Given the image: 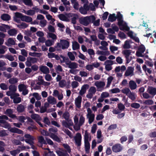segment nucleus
<instances>
[{
  "label": "nucleus",
  "mask_w": 156,
  "mask_h": 156,
  "mask_svg": "<svg viewBox=\"0 0 156 156\" xmlns=\"http://www.w3.org/2000/svg\"><path fill=\"white\" fill-rule=\"evenodd\" d=\"M112 149L113 152L118 153L122 151L123 147L119 144H116L112 146Z\"/></svg>",
  "instance_id": "obj_8"
},
{
  "label": "nucleus",
  "mask_w": 156,
  "mask_h": 156,
  "mask_svg": "<svg viewBox=\"0 0 156 156\" xmlns=\"http://www.w3.org/2000/svg\"><path fill=\"white\" fill-rule=\"evenodd\" d=\"M134 70L133 67L132 66H129L125 72L124 76H128L130 75H133Z\"/></svg>",
  "instance_id": "obj_13"
},
{
  "label": "nucleus",
  "mask_w": 156,
  "mask_h": 156,
  "mask_svg": "<svg viewBox=\"0 0 156 156\" xmlns=\"http://www.w3.org/2000/svg\"><path fill=\"white\" fill-rule=\"evenodd\" d=\"M62 146L66 150L67 152L70 153L71 151V149L70 146L67 144H62Z\"/></svg>",
  "instance_id": "obj_54"
},
{
  "label": "nucleus",
  "mask_w": 156,
  "mask_h": 156,
  "mask_svg": "<svg viewBox=\"0 0 156 156\" xmlns=\"http://www.w3.org/2000/svg\"><path fill=\"white\" fill-rule=\"evenodd\" d=\"M23 3L26 5L31 6L33 3L31 0H22Z\"/></svg>",
  "instance_id": "obj_46"
},
{
  "label": "nucleus",
  "mask_w": 156,
  "mask_h": 156,
  "mask_svg": "<svg viewBox=\"0 0 156 156\" xmlns=\"http://www.w3.org/2000/svg\"><path fill=\"white\" fill-rule=\"evenodd\" d=\"M130 47L129 41L128 40H126L124 42V44L123 45V48L124 49H129L130 48Z\"/></svg>",
  "instance_id": "obj_44"
},
{
  "label": "nucleus",
  "mask_w": 156,
  "mask_h": 156,
  "mask_svg": "<svg viewBox=\"0 0 156 156\" xmlns=\"http://www.w3.org/2000/svg\"><path fill=\"white\" fill-rule=\"evenodd\" d=\"M8 34L10 36L15 35L17 34V31L15 29H11L8 30Z\"/></svg>",
  "instance_id": "obj_43"
},
{
  "label": "nucleus",
  "mask_w": 156,
  "mask_h": 156,
  "mask_svg": "<svg viewBox=\"0 0 156 156\" xmlns=\"http://www.w3.org/2000/svg\"><path fill=\"white\" fill-rule=\"evenodd\" d=\"M71 2L73 5V8L76 10H78L79 6L77 0H70Z\"/></svg>",
  "instance_id": "obj_32"
},
{
  "label": "nucleus",
  "mask_w": 156,
  "mask_h": 156,
  "mask_svg": "<svg viewBox=\"0 0 156 156\" xmlns=\"http://www.w3.org/2000/svg\"><path fill=\"white\" fill-rule=\"evenodd\" d=\"M56 152L58 156H69V154L66 150H62L61 151L57 150L56 151Z\"/></svg>",
  "instance_id": "obj_21"
},
{
  "label": "nucleus",
  "mask_w": 156,
  "mask_h": 156,
  "mask_svg": "<svg viewBox=\"0 0 156 156\" xmlns=\"http://www.w3.org/2000/svg\"><path fill=\"white\" fill-rule=\"evenodd\" d=\"M132 50L129 49H125L122 51V54L124 56L126 59V63H129L133 59L132 56L129 57L131 54Z\"/></svg>",
  "instance_id": "obj_4"
},
{
  "label": "nucleus",
  "mask_w": 156,
  "mask_h": 156,
  "mask_svg": "<svg viewBox=\"0 0 156 156\" xmlns=\"http://www.w3.org/2000/svg\"><path fill=\"white\" fill-rule=\"evenodd\" d=\"M85 149L86 153L88 154L89 153L90 149V144L88 141H84Z\"/></svg>",
  "instance_id": "obj_29"
},
{
  "label": "nucleus",
  "mask_w": 156,
  "mask_h": 156,
  "mask_svg": "<svg viewBox=\"0 0 156 156\" xmlns=\"http://www.w3.org/2000/svg\"><path fill=\"white\" fill-rule=\"evenodd\" d=\"M66 85V81L64 80H60L59 82V87L61 88H63Z\"/></svg>",
  "instance_id": "obj_47"
},
{
  "label": "nucleus",
  "mask_w": 156,
  "mask_h": 156,
  "mask_svg": "<svg viewBox=\"0 0 156 156\" xmlns=\"http://www.w3.org/2000/svg\"><path fill=\"white\" fill-rule=\"evenodd\" d=\"M9 91H7V93L9 94L11 92L15 93L17 90V87L14 85H10L9 87Z\"/></svg>",
  "instance_id": "obj_22"
},
{
  "label": "nucleus",
  "mask_w": 156,
  "mask_h": 156,
  "mask_svg": "<svg viewBox=\"0 0 156 156\" xmlns=\"http://www.w3.org/2000/svg\"><path fill=\"white\" fill-rule=\"evenodd\" d=\"M72 48L74 50H76L80 48V44L76 41L73 43Z\"/></svg>",
  "instance_id": "obj_38"
},
{
  "label": "nucleus",
  "mask_w": 156,
  "mask_h": 156,
  "mask_svg": "<svg viewBox=\"0 0 156 156\" xmlns=\"http://www.w3.org/2000/svg\"><path fill=\"white\" fill-rule=\"evenodd\" d=\"M95 20V17L94 15L80 17L79 22L80 24L85 26H87L91 22L93 23Z\"/></svg>",
  "instance_id": "obj_2"
},
{
  "label": "nucleus",
  "mask_w": 156,
  "mask_h": 156,
  "mask_svg": "<svg viewBox=\"0 0 156 156\" xmlns=\"http://www.w3.org/2000/svg\"><path fill=\"white\" fill-rule=\"evenodd\" d=\"M118 25L119 27V29L121 30H125L128 31L129 30V28L127 26V24L126 22L123 21L120 24H119V23H118Z\"/></svg>",
  "instance_id": "obj_9"
},
{
  "label": "nucleus",
  "mask_w": 156,
  "mask_h": 156,
  "mask_svg": "<svg viewBox=\"0 0 156 156\" xmlns=\"http://www.w3.org/2000/svg\"><path fill=\"white\" fill-rule=\"evenodd\" d=\"M50 135H51V133H55L58 131V129L56 127H52L51 128H50L48 129Z\"/></svg>",
  "instance_id": "obj_55"
},
{
  "label": "nucleus",
  "mask_w": 156,
  "mask_h": 156,
  "mask_svg": "<svg viewBox=\"0 0 156 156\" xmlns=\"http://www.w3.org/2000/svg\"><path fill=\"white\" fill-rule=\"evenodd\" d=\"M47 100L48 103L50 104L55 105L56 103V99L51 96H49L47 98Z\"/></svg>",
  "instance_id": "obj_27"
},
{
  "label": "nucleus",
  "mask_w": 156,
  "mask_h": 156,
  "mask_svg": "<svg viewBox=\"0 0 156 156\" xmlns=\"http://www.w3.org/2000/svg\"><path fill=\"white\" fill-rule=\"evenodd\" d=\"M9 81L10 83L13 85L16 83L18 82V80L16 78H12L10 79Z\"/></svg>",
  "instance_id": "obj_48"
},
{
  "label": "nucleus",
  "mask_w": 156,
  "mask_h": 156,
  "mask_svg": "<svg viewBox=\"0 0 156 156\" xmlns=\"http://www.w3.org/2000/svg\"><path fill=\"white\" fill-rule=\"evenodd\" d=\"M25 110V108L24 106L22 104L19 105L17 108V111L19 113L23 112Z\"/></svg>",
  "instance_id": "obj_37"
},
{
  "label": "nucleus",
  "mask_w": 156,
  "mask_h": 156,
  "mask_svg": "<svg viewBox=\"0 0 156 156\" xmlns=\"http://www.w3.org/2000/svg\"><path fill=\"white\" fill-rule=\"evenodd\" d=\"M82 97L79 96L75 100V104L76 107L80 108L81 106V103L82 101Z\"/></svg>",
  "instance_id": "obj_16"
},
{
  "label": "nucleus",
  "mask_w": 156,
  "mask_h": 156,
  "mask_svg": "<svg viewBox=\"0 0 156 156\" xmlns=\"http://www.w3.org/2000/svg\"><path fill=\"white\" fill-rule=\"evenodd\" d=\"M133 140V136L132 134H130L128 136V141L127 143L129 144L132 142Z\"/></svg>",
  "instance_id": "obj_59"
},
{
  "label": "nucleus",
  "mask_w": 156,
  "mask_h": 156,
  "mask_svg": "<svg viewBox=\"0 0 156 156\" xmlns=\"http://www.w3.org/2000/svg\"><path fill=\"white\" fill-rule=\"evenodd\" d=\"M116 19V17L115 16V14L113 13L112 14H110L108 20L109 21L112 22L115 21Z\"/></svg>",
  "instance_id": "obj_33"
},
{
  "label": "nucleus",
  "mask_w": 156,
  "mask_h": 156,
  "mask_svg": "<svg viewBox=\"0 0 156 156\" xmlns=\"http://www.w3.org/2000/svg\"><path fill=\"white\" fill-rule=\"evenodd\" d=\"M24 137L27 139H25V141L26 143L30 145L34 144V137L30 134H26L24 136Z\"/></svg>",
  "instance_id": "obj_7"
},
{
  "label": "nucleus",
  "mask_w": 156,
  "mask_h": 156,
  "mask_svg": "<svg viewBox=\"0 0 156 156\" xmlns=\"http://www.w3.org/2000/svg\"><path fill=\"white\" fill-rule=\"evenodd\" d=\"M17 27L20 29H24L28 27V25L25 23L22 22L20 24L17 25Z\"/></svg>",
  "instance_id": "obj_40"
},
{
  "label": "nucleus",
  "mask_w": 156,
  "mask_h": 156,
  "mask_svg": "<svg viewBox=\"0 0 156 156\" xmlns=\"http://www.w3.org/2000/svg\"><path fill=\"white\" fill-rule=\"evenodd\" d=\"M61 58H62L63 60H60L61 63L65 62L66 64L68 66V67L71 69L69 70V72L73 74H75L76 72L79 71V70L76 69L78 67V64L75 62H72L69 60L68 58L65 57L62 55H60Z\"/></svg>",
  "instance_id": "obj_1"
},
{
  "label": "nucleus",
  "mask_w": 156,
  "mask_h": 156,
  "mask_svg": "<svg viewBox=\"0 0 156 156\" xmlns=\"http://www.w3.org/2000/svg\"><path fill=\"white\" fill-rule=\"evenodd\" d=\"M15 15L16 17L20 18L21 21H25L26 16L23 15L22 13L18 12H16L15 13Z\"/></svg>",
  "instance_id": "obj_25"
},
{
  "label": "nucleus",
  "mask_w": 156,
  "mask_h": 156,
  "mask_svg": "<svg viewBox=\"0 0 156 156\" xmlns=\"http://www.w3.org/2000/svg\"><path fill=\"white\" fill-rule=\"evenodd\" d=\"M48 35L49 37L52 38L53 40H56L57 39L56 36L55 34L52 33H48Z\"/></svg>",
  "instance_id": "obj_60"
},
{
  "label": "nucleus",
  "mask_w": 156,
  "mask_h": 156,
  "mask_svg": "<svg viewBox=\"0 0 156 156\" xmlns=\"http://www.w3.org/2000/svg\"><path fill=\"white\" fill-rule=\"evenodd\" d=\"M69 17H72L71 23L73 24L76 23V20L78 19V16L77 14L75 13H69L67 15Z\"/></svg>",
  "instance_id": "obj_11"
},
{
  "label": "nucleus",
  "mask_w": 156,
  "mask_h": 156,
  "mask_svg": "<svg viewBox=\"0 0 156 156\" xmlns=\"http://www.w3.org/2000/svg\"><path fill=\"white\" fill-rule=\"evenodd\" d=\"M85 121V118L83 116H80L79 124V126L76 128L74 127V129L76 130H78L80 129V126H81L84 123Z\"/></svg>",
  "instance_id": "obj_19"
},
{
  "label": "nucleus",
  "mask_w": 156,
  "mask_h": 156,
  "mask_svg": "<svg viewBox=\"0 0 156 156\" xmlns=\"http://www.w3.org/2000/svg\"><path fill=\"white\" fill-rule=\"evenodd\" d=\"M116 19H117L118 22L119 24H120L123 21V16L120 12H118L117 13V16H116Z\"/></svg>",
  "instance_id": "obj_28"
},
{
  "label": "nucleus",
  "mask_w": 156,
  "mask_h": 156,
  "mask_svg": "<svg viewBox=\"0 0 156 156\" xmlns=\"http://www.w3.org/2000/svg\"><path fill=\"white\" fill-rule=\"evenodd\" d=\"M13 111L12 109L10 108H8L5 112L4 113L12 119H17L16 115L15 114H13Z\"/></svg>",
  "instance_id": "obj_10"
},
{
  "label": "nucleus",
  "mask_w": 156,
  "mask_h": 156,
  "mask_svg": "<svg viewBox=\"0 0 156 156\" xmlns=\"http://www.w3.org/2000/svg\"><path fill=\"white\" fill-rule=\"evenodd\" d=\"M49 136L53 140L59 143L61 141L60 138L57 136V135L53 133H51V135H50Z\"/></svg>",
  "instance_id": "obj_31"
},
{
  "label": "nucleus",
  "mask_w": 156,
  "mask_h": 156,
  "mask_svg": "<svg viewBox=\"0 0 156 156\" xmlns=\"http://www.w3.org/2000/svg\"><path fill=\"white\" fill-rule=\"evenodd\" d=\"M131 106L132 108L137 109L140 107V105L139 103H134L131 104Z\"/></svg>",
  "instance_id": "obj_61"
},
{
  "label": "nucleus",
  "mask_w": 156,
  "mask_h": 156,
  "mask_svg": "<svg viewBox=\"0 0 156 156\" xmlns=\"http://www.w3.org/2000/svg\"><path fill=\"white\" fill-rule=\"evenodd\" d=\"M48 56L49 58H55L56 60H61L60 56L57 55H55V53H48Z\"/></svg>",
  "instance_id": "obj_23"
},
{
  "label": "nucleus",
  "mask_w": 156,
  "mask_h": 156,
  "mask_svg": "<svg viewBox=\"0 0 156 156\" xmlns=\"http://www.w3.org/2000/svg\"><path fill=\"white\" fill-rule=\"evenodd\" d=\"M13 102L15 104L20 103L21 101V98L20 97H16L13 100Z\"/></svg>",
  "instance_id": "obj_62"
},
{
  "label": "nucleus",
  "mask_w": 156,
  "mask_h": 156,
  "mask_svg": "<svg viewBox=\"0 0 156 156\" xmlns=\"http://www.w3.org/2000/svg\"><path fill=\"white\" fill-rule=\"evenodd\" d=\"M9 131L11 132L14 133H17L19 134H23V131L22 130L15 127L11 128L9 129Z\"/></svg>",
  "instance_id": "obj_18"
},
{
  "label": "nucleus",
  "mask_w": 156,
  "mask_h": 156,
  "mask_svg": "<svg viewBox=\"0 0 156 156\" xmlns=\"http://www.w3.org/2000/svg\"><path fill=\"white\" fill-rule=\"evenodd\" d=\"M37 61V58L29 56L27 59L25 64L27 67H30L32 65V63L34 64L36 63Z\"/></svg>",
  "instance_id": "obj_5"
},
{
  "label": "nucleus",
  "mask_w": 156,
  "mask_h": 156,
  "mask_svg": "<svg viewBox=\"0 0 156 156\" xmlns=\"http://www.w3.org/2000/svg\"><path fill=\"white\" fill-rule=\"evenodd\" d=\"M15 55H14V56H12L10 55H5V57L6 58L8 59L10 61H12L14 60V57H15Z\"/></svg>",
  "instance_id": "obj_52"
},
{
  "label": "nucleus",
  "mask_w": 156,
  "mask_h": 156,
  "mask_svg": "<svg viewBox=\"0 0 156 156\" xmlns=\"http://www.w3.org/2000/svg\"><path fill=\"white\" fill-rule=\"evenodd\" d=\"M6 95L8 96H10L11 99H13L19 95L18 94H16L15 93L11 92L10 93L8 94L7 92L6 93Z\"/></svg>",
  "instance_id": "obj_49"
},
{
  "label": "nucleus",
  "mask_w": 156,
  "mask_h": 156,
  "mask_svg": "<svg viewBox=\"0 0 156 156\" xmlns=\"http://www.w3.org/2000/svg\"><path fill=\"white\" fill-rule=\"evenodd\" d=\"M87 118H88V122L90 124L92 123L94 121L95 117V115L94 114L89 115L87 116Z\"/></svg>",
  "instance_id": "obj_42"
},
{
  "label": "nucleus",
  "mask_w": 156,
  "mask_h": 156,
  "mask_svg": "<svg viewBox=\"0 0 156 156\" xmlns=\"http://www.w3.org/2000/svg\"><path fill=\"white\" fill-rule=\"evenodd\" d=\"M113 64V61L111 60H107L105 63V69L108 71H109L112 69V67L111 65Z\"/></svg>",
  "instance_id": "obj_12"
},
{
  "label": "nucleus",
  "mask_w": 156,
  "mask_h": 156,
  "mask_svg": "<svg viewBox=\"0 0 156 156\" xmlns=\"http://www.w3.org/2000/svg\"><path fill=\"white\" fill-rule=\"evenodd\" d=\"M1 19L3 20L8 21L10 20L11 16L8 14L6 13H4L2 14L1 16Z\"/></svg>",
  "instance_id": "obj_26"
},
{
  "label": "nucleus",
  "mask_w": 156,
  "mask_h": 156,
  "mask_svg": "<svg viewBox=\"0 0 156 156\" xmlns=\"http://www.w3.org/2000/svg\"><path fill=\"white\" fill-rule=\"evenodd\" d=\"M31 117L33 119H34L36 121L37 120H40L41 119L40 116L37 114H33L31 115Z\"/></svg>",
  "instance_id": "obj_41"
},
{
  "label": "nucleus",
  "mask_w": 156,
  "mask_h": 156,
  "mask_svg": "<svg viewBox=\"0 0 156 156\" xmlns=\"http://www.w3.org/2000/svg\"><path fill=\"white\" fill-rule=\"evenodd\" d=\"M62 116L66 119L67 122H69L71 119H69L70 115L69 112L67 111L63 113Z\"/></svg>",
  "instance_id": "obj_35"
},
{
  "label": "nucleus",
  "mask_w": 156,
  "mask_h": 156,
  "mask_svg": "<svg viewBox=\"0 0 156 156\" xmlns=\"http://www.w3.org/2000/svg\"><path fill=\"white\" fill-rule=\"evenodd\" d=\"M20 152V150L18 149L10 151V154L13 156H16L17 154H19Z\"/></svg>",
  "instance_id": "obj_50"
},
{
  "label": "nucleus",
  "mask_w": 156,
  "mask_h": 156,
  "mask_svg": "<svg viewBox=\"0 0 156 156\" xmlns=\"http://www.w3.org/2000/svg\"><path fill=\"white\" fill-rule=\"evenodd\" d=\"M0 87L3 90H6L8 88L7 85L4 83H2L0 84Z\"/></svg>",
  "instance_id": "obj_53"
},
{
  "label": "nucleus",
  "mask_w": 156,
  "mask_h": 156,
  "mask_svg": "<svg viewBox=\"0 0 156 156\" xmlns=\"http://www.w3.org/2000/svg\"><path fill=\"white\" fill-rule=\"evenodd\" d=\"M0 126L5 128H7L9 127V123L4 120H0Z\"/></svg>",
  "instance_id": "obj_24"
},
{
  "label": "nucleus",
  "mask_w": 156,
  "mask_h": 156,
  "mask_svg": "<svg viewBox=\"0 0 156 156\" xmlns=\"http://www.w3.org/2000/svg\"><path fill=\"white\" fill-rule=\"evenodd\" d=\"M76 144L78 147H80L81 144L82 136L80 133H77L74 137Z\"/></svg>",
  "instance_id": "obj_6"
},
{
  "label": "nucleus",
  "mask_w": 156,
  "mask_h": 156,
  "mask_svg": "<svg viewBox=\"0 0 156 156\" xmlns=\"http://www.w3.org/2000/svg\"><path fill=\"white\" fill-rule=\"evenodd\" d=\"M35 13V11L33 9H30L27 10L26 14L29 16L34 15Z\"/></svg>",
  "instance_id": "obj_58"
},
{
  "label": "nucleus",
  "mask_w": 156,
  "mask_h": 156,
  "mask_svg": "<svg viewBox=\"0 0 156 156\" xmlns=\"http://www.w3.org/2000/svg\"><path fill=\"white\" fill-rule=\"evenodd\" d=\"M129 86L131 90L136 89L137 87L136 83L133 80H130L129 83Z\"/></svg>",
  "instance_id": "obj_30"
},
{
  "label": "nucleus",
  "mask_w": 156,
  "mask_h": 156,
  "mask_svg": "<svg viewBox=\"0 0 156 156\" xmlns=\"http://www.w3.org/2000/svg\"><path fill=\"white\" fill-rule=\"evenodd\" d=\"M18 89L19 91L21 92L26 89V86L24 84H20L18 86Z\"/></svg>",
  "instance_id": "obj_56"
},
{
  "label": "nucleus",
  "mask_w": 156,
  "mask_h": 156,
  "mask_svg": "<svg viewBox=\"0 0 156 156\" xmlns=\"http://www.w3.org/2000/svg\"><path fill=\"white\" fill-rule=\"evenodd\" d=\"M118 107L120 111H123L125 108V106L122 103H120L118 105Z\"/></svg>",
  "instance_id": "obj_64"
},
{
  "label": "nucleus",
  "mask_w": 156,
  "mask_h": 156,
  "mask_svg": "<svg viewBox=\"0 0 156 156\" xmlns=\"http://www.w3.org/2000/svg\"><path fill=\"white\" fill-rule=\"evenodd\" d=\"M68 55L71 61H73L75 59V57L73 54L70 52H69L68 53Z\"/></svg>",
  "instance_id": "obj_63"
},
{
  "label": "nucleus",
  "mask_w": 156,
  "mask_h": 156,
  "mask_svg": "<svg viewBox=\"0 0 156 156\" xmlns=\"http://www.w3.org/2000/svg\"><path fill=\"white\" fill-rule=\"evenodd\" d=\"M127 96L132 101H134L136 99V96L134 93L130 92L129 94Z\"/></svg>",
  "instance_id": "obj_45"
},
{
  "label": "nucleus",
  "mask_w": 156,
  "mask_h": 156,
  "mask_svg": "<svg viewBox=\"0 0 156 156\" xmlns=\"http://www.w3.org/2000/svg\"><path fill=\"white\" fill-rule=\"evenodd\" d=\"M69 45V41L65 40H61L60 43H57L55 48H57L56 51H58L60 50L61 48L62 49L68 48Z\"/></svg>",
  "instance_id": "obj_3"
},
{
  "label": "nucleus",
  "mask_w": 156,
  "mask_h": 156,
  "mask_svg": "<svg viewBox=\"0 0 156 156\" xmlns=\"http://www.w3.org/2000/svg\"><path fill=\"white\" fill-rule=\"evenodd\" d=\"M40 70L44 74H48L50 72L49 69L46 66H39Z\"/></svg>",
  "instance_id": "obj_17"
},
{
  "label": "nucleus",
  "mask_w": 156,
  "mask_h": 156,
  "mask_svg": "<svg viewBox=\"0 0 156 156\" xmlns=\"http://www.w3.org/2000/svg\"><path fill=\"white\" fill-rule=\"evenodd\" d=\"M10 28V27L4 24H1L0 25V31L3 32H6L7 30H9Z\"/></svg>",
  "instance_id": "obj_20"
},
{
  "label": "nucleus",
  "mask_w": 156,
  "mask_h": 156,
  "mask_svg": "<svg viewBox=\"0 0 156 156\" xmlns=\"http://www.w3.org/2000/svg\"><path fill=\"white\" fill-rule=\"evenodd\" d=\"M95 85L98 88H103L105 85V83L104 82L100 81L97 82L95 83Z\"/></svg>",
  "instance_id": "obj_34"
},
{
  "label": "nucleus",
  "mask_w": 156,
  "mask_h": 156,
  "mask_svg": "<svg viewBox=\"0 0 156 156\" xmlns=\"http://www.w3.org/2000/svg\"><path fill=\"white\" fill-rule=\"evenodd\" d=\"M59 19L63 21H67L68 20L67 17L63 14H61L58 15Z\"/></svg>",
  "instance_id": "obj_39"
},
{
  "label": "nucleus",
  "mask_w": 156,
  "mask_h": 156,
  "mask_svg": "<svg viewBox=\"0 0 156 156\" xmlns=\"http://www.w3.org/2000/svg\"><path fill=\"white\" fill-rule=\"evenodd\" d=\"M130 92L131 91H130L129 89L127 88H125L122 90V92L126 94L127 96L129 94V93H130Z\"/></svg>",
  "instance_id": "obj_57"
},
{
  "label": "nucleus",
  "mask_w": 156,
  "mask_h": 156,
  "mask_svg": "<svg viewBox=\"0 0 156 156\" xmlns=\"http://www.w3.org/2000/svg\"><path fill=\"white\" fill-rule=\"evenodd\" d=\"M38 142L41 144H43L46 145L47 143L46 140H44V137L42 136H39L38 138Z\"/></svg>",
  "instance_id": "obj_36"
},
{
  "label": "nucleus",
  "mask_w": 156,
  "mask_h": 156,
  "mask_svg": "<svg viewBox=\"0 0 156 156\" xmlns=\"http://www.w3.org/2000/svg\"><path fill=\"white\" fill-rule=\"evenodd\" d=\"M62 125L65 127H66L68 128L70 130L72 129V128L70 127V126H73V123L72 120H70L69 122H67L66 121L63 120L62 122Z\"/></svg>",
  "instance_id": "obj_14"
},
{
  "label": "nucleus",
  "mask_w": 156,
  "mask_h": 156,
  "mask_svg": "<svg viewBox=\"0 0 156 156\" xmlns=\"http://www.w3.org/2000/svg\"><path fill=\"white\" fill-rule=\"evenodd\" d=\"M147 92L153 97L156 94V88L153 87H149L147 90Z\"/></svg>",
  "instance_id": "obj_15"
},
{
  "label": "nucleus",
  "mask_w": 156,
  "mask_h": 156,
  "mask_svg": "<svg viewBox=\"0 0 156 156\" xmlns=\"http://www.w3.org/2000/svg\"><path fill=\"white\" fill-rule=\"evenodd\" d=\"M146 49L145 46L143 44L140 45L138 49V51L143 53L145 51Z\"/></svg>",
  "instance_id": "obj_51"
}]
</instances>
